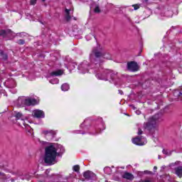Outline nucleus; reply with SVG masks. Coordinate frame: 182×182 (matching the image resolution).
I'll return each mask as SVG.
<instances>
[{
    "label": "nucleus",
    "mask_w": 182,
    "mask_h": 182,
    "mask_svg": "<svg viewBox=\"0 0 182 182\" xmlns=\"http://www.w3.org/2000/svg\"><path fill=\"white\" fill-rule=\"evenodd\" d=\"M63 153H65L63 146L50 144L45 149L44 161L46 164L52 166V164L56 161V157H58L59 154H63Z\"/></svg>",
    "instance_id": "f257e3e1"
},
{
    "label": "nucleus",
    "mask_w": 182,
    "mask_h": 182,
    "mask_svg": "<svg viewBox=\"0 0 182 182\" xmlns=\"http://www.w3.org/2000/svg\"><path fill=\"white\" fill-rule=\"evenodd\" d=\"M160 118L161 116L159 114L150 117L148 122L144 124V129H147V130L154 129L156 127V124H157V122L160 121Z\"/></svg>",
    "instance_id": "f03ea898"
},
{
    "label": "nucleus",
    "mask_w": 182,
    "mask_h": 182,
    "mask_svg": "<svg viewBox=\"0 0 182 182\" xmlns=\"http://www.w3.org/2000/svg\"><path fill=\"white\" fill-rule=\"evenodd\" d=\"M103 56H105V51L103 50V48L100 47V46L95 47L90 54L91 59H93V58H95V59H99V58H103Z\"/></svg>",
    "instance_id": "7ed1b4c3"
},
{
    "label": "nucleus",
    "mask_w": 182,
    "mask_h": 182,
    "mask_svg": "<svg viewBox=\"0 0 182 182\" xmlns=\"http://www.w3.org/2000/svg\"><path fill=\"white\" fill-rule=\"evenodd\" d=\"M18 103L21 106H35L36 105H38V100L33 98H28V99H23V98H18Z\"/></svg>",
    "instance_id": "20e7f679"
},
{
    "label": "nucleus",
    "mask_w": 182,
    "mask_h": 182,
    "mask_svg": "<svg viewBox=\"0 0 182 182\" xmlns=\"http://www.w3.org/2000/svg\"><path fill=\"white\" fill-rule=\"evenodd\" d=\"M127 68L129 72H137L139 70V65L134 61L127 63Z\"/></svg>",
    "instance_id": "39448f33"
},
{
    "label": "nucleus",
    "mask_w": 182,
    "mask_h": 182,
    "mask_svg": "<svg viewBox=\"0 0 182 182\" xmlns=\"http://www.w3.org/2000/svg\"><path fill=\"white\" fill-rule=\"evenodd\" d=\"M32 116L36 119H43L45 117V112L40 109H35L33 111Z\"/></svg>",
    "instance_id": "423d86ee"
},
{
    "label": "nucleus",
    "mask_w": 182,
    "mask_h": 182,
    "mask_svg": "<svg viewBox=\"0 0 182 182\" xmlns=\"http://www.w3.org/2000/svg\"><path fill=\"white\" fill-rule=\"evenodd\" d=\"M42 134L46 135V137H50V139H53L55 136H56V131L45 130L42 132Z\"/></svg>",
    "instance_id": "0eeeda50"
},
{
    "label": "nucleus",
    "mask_w": 182,
    "mask_h": 182,
    "mask_svg": "<svg viewBox=\"0 0 182 182\" xmlns=\"http://www.w3.org/2000/svg\"><path fill=\"white\" fill-rule=\"evenodd\" d=\"M95 173L90 171H86L83 173V177L85 178V180H92L95 177Z\"/></svg>",
    "instance_id": "6e6552de"
},
{
    "label": "nucleus",
    "mask_w": 182,
    "mask_h": 182,
    "mask_svg": "<svg viewBox=\"0 0 182 182\" xmlns=\"http://www.w3.org/2000/svg\"><path fill=\"white\" fill-rule=\"evenodd\" d=\"M13 32L11 29L0 30V36L2 38H6L9 35H12Z\"/></svg>",
    "instance_id": "1a4fd4ad"
},
{
    "label": "nucleus",
    "mask_w": 182,
    "mask_h": 182,
    "mask_svg": "<svg viewBox=\"0 0 182 182\" xmlns=\"http://www.w3.org/2000/svg\"><path fill=\"white\" fill-rule=\"evenodd\" d=\"M132 142L134 144H136V146H144V142L141 141V137H136L132 139Z\"/></svg>",
    "instance_id": "9d476101"
},
{
    "label": "nucleus",
    "mask_w": 182,
    "mask_h": 182,
    "mask_svg": "<svg viewBox=\"0 0 182 182\" xmlns=\"http://www.w3.org/2000/svg\"><path fill=\"white\" fill-rule=\"evenodd\" d=\"M122 178H126L127 180H134V176L133 174L129 173V172H125L122 175Z\"/></svg>",
    "instance_id": "9b49d317"
},
{
    "label": "nucleus",
    "mask_w": 182,
    "mask_h": 182,
    "mask_svg": "<svg viewBox=\"0 0 182 182\" xmlns=\"http://www.w3.org/2000/svg\"><path fill=\"white\" fill-rule=\"evenodd\" d=\"M63 70H58L50 73V76H62Z\"/></svg>",
    "instance_id": "f8f14e48"
},
{
    "label": "nucleus",
    "mask_w": 182,
    "mask_h": 182,
    "mask_svg": "<svg viewBox=\"0 0 182 182\" xmlns=\"http://www.w3.org/2000/svg\"><path fill=\"white\" fill-rule=\"evenodd\" d=\"M175 171L178 177H182V166L175 168Z\"/></svg>",
    "instance_id": "ddd939ff"
},
{
    "label": "nucleus",
    "mask_w": 182,
    "mask_h": 182,
    "mask_svg": "<svg viewBox=\"0 0 182 182\" xmlns=\"http://www.w3.org/2000/svg\"><path fill=\"white\" fill-rule=\"evenodd\" d=\"M89 67V64L86 63H82L80 66H79V69L80 70H82V69H83V68H85V70L86 72H89V70L87 69V68Z\"/></svg>",
    "instance_id": "4468645a"
},
{
    "label": "nucleus",
    "mask_w": 182,
    "mask_h": 182,
    "mask_svg": "<svg viewBox=\"0 0 182 182\" xmlns=\"http://www.w3.org/2000/svg\"><path fill=\"white\" fill-rule=\"evenodd\" d=\"M16 87V82L14 80H9V87L13 89Z\"/></svg>",
    "instance_id": "2eb2a0df"
},
{
    "label": "nucleus",
    "mask_w": 182,
    "mask_h": 182,
    "mask_svg": "<svg viewBox=\"0 0 182 182\" xmlns=\"http://www.w3.org/2000/svg\"><path fill=\"white\" fill-rule=\"evenodd\" d=\"M65 14H66V16H65L66 21H70L72 18V17L70 16V10L66 9Z\"/></svg>",
    "instance_id": "dca6fc26"
},
{
    "label": "nucleus",
    "mask_w": 182,
    "mask_h": 182,
    "mask_svg": "<svg viewBox=\"0 0 182 182\" xmlns=\"http://www.w3.org/2000/svg\"><path fill=\"white\" fill-rule=\"evenodd\" d=\"M69 85L68 83H65V84H63L62 86H61V90L63 91V92H68V90H69Z\"/></svg>",
    "instance_id": "f3484780"
},
{
    "label": "nucleus",
    "mask_w": 182,
    "mask_h": 182,
    "mask_svg": "<svg viewBox=\"0 0 182 182\" xmlns=\"http://www.w3.org/2000/svg\"><path fill=\"white\" fill-rule=\"evenodd\" d=\"M0 55H1V59H4V60H6V59H8V55L4 53V50H0Z\"/></svg>",
    "instance_id": "a211bd4d"
},
{
    "label": "nucleus",
    "mask_w": 182,
    "mask_h": 182,
    "mask_svg": "<svg viewBox=\"0 0 182 182\" xmlns=\"http://www.w3.org/2000/svg\"><path fill=\"white\" fill-rule=\"evenodd\" d=\"M102 58H104V59H107L108 60H110V59H112V55L104 52V55L102 56Z\"/></svg>",
    "instance_id": "6ab92c4d"
},
{
    "label": "nucleus",
    "mask_w": 182,
    "mask_h": 182,
    "mask_svg": "<svg viewBox=\"0 0 182 182\" xmlns=\"http://www.w3.org/2000/svg\"><path fill=\"white\" fill-rule=\"evenodd\" d=\"M73 171H75V173H79L80 171V166L79 165H75L73 168Z\"/></svg>",
    "instance_id": "aec40b11"
},
{
    "label": "nucleus",
    "mask_w": 182,
    "mask_h": 182,
    "mask_svg": "<svg viewBox=\"0 0 182 182\" xmlns=\"http://www.w3.org/2000/svg\"><path fill=\"white\" fill-rule=\"evenodd\" d=\"M96 77H97V79H100V80H107V79H105L103 77V75L102 74H97Z\"/></svg>",
    "instance_id": "412c9836"
},
{
    "label": "nucleus",
    "mask_w": 182,
    "mask_h": 182,
    "mask_svg": "<svg viewBox=\"0 0 182 182\" xmlns=\"http://www.w3.org/2000/svg\"><path fill=\"white\" fill-rule=\"evenodd\" d=\"M15 117H16V119H17V120H19V119L22 118V113H21V112H16Z\"/></svg>",
    "instance_id": "4be33fe9"
},
{
    "label": "nucleus",
    "mask_w": 182,
    "mask_h": 182,
    "mask_svg": "<svg viewBox=\"0 0 182 182\" xmlns=\"http://www.w3.org/2000/svg\"><path fill=\"white\" fill-rule=\"evenodd\" d=\"M104 171L105 173H106L107 174H110V171H112V169L110 168V167H105L104 168ZM107 171H109V173H108Z\"/></svg>",
    "instance_id": "5701e85b"
},
{
    "label": "nucleus",
    "mask_w": 182,
    "mask_h": 182,
    "mask_svg": "<svg viewBox=\"0 0 182 182\" xmlns=\"http://www.w3.org/2000/svg\"><path fill=\"white\" fill-rule=\"evenodd\" d=\"M94 11L95 14H100V7H99V6H96Z\"/></svg>",
    "instance_id": "b1692460"
},
{
    "label": "nucleus",
    "mask_w": 182,
    "mask_h": 182,
    "mask_svg": "<svg viewBox=\"0 0 182 182\" xmlns=\"http://www.w3.org/2000/svg\"><path fill=\"white\" fill-rule=\"evenodd\" d=\"M17 43L18 45H25V40L23 39H20L17 41Z\"/></svg>",
    "instance_id": "393cba45"
},
{
    "label": "nucleus",
    "mask_w": 182,
    "mask_h": 182,
    "mask_svg": "<svg viewBox=\"0 0 182 182\" xmlns=\"http://www.w3.org/2000/svg\"><path fill=\"white\" fill-rule=\"evenodd\" d=\"M134 11H137V9H139L140 8V6H139L138 4H134L132 5Z\"/></svg>",
    "instance_id": "a878e982"
},
{
    "label": "nucleus",
    "mask_w": 182,
    "mask_h": 182,
    "mask_svg": "<svg viewBox=\"0 0 182 182\" xmlns=\"http://www.w3.org/2000/svg\"><path fill=\"white\" fill-rule=\"evenodd\" d=\"M162 152L164 154H166V156H170V154H168V151L166 149H163Z\"/></svg>",
    "instance_id": "bb28decb"
},
{
    "label": "nucleus",
    "mask_w": 182,
    "mask_h": 182,
    "mask_svg": "<svg viewBox=\"0 0 182 182\" xmlns=\"http://www.w3.org/2000/svg\"><path fill=\"white\" fill-rule=\"evenodd\" d=\"M30 5H36V0H31Z\"/></svg>",
    "instance_id": "cd10ccee"
},
{
    "label": "nucleus",
    "mask_w": 182,
    "mask_h": 182,
    "mask_svg": "<svg viewBox=\"0 0 182 182\" xmlns=\"http://www.w3.org/2000/svg\"><path fill=\"white\" fill-rule=\"evenodd\" d=\"M104 73H105V75H107V73H112V70H105L104 71Z\"/></svg>",
    "instance_id": "c85d7f7f"
},
{
    "label": "nucleus",
    "mask_w": 182,
    "mask_h": 182,
    "mask_svg": "<svg viewBox=\"0 0 182 182\" xmlns=\"http://www.w3.org/2000/svg\"><path fill=\"white\" fill-rule=\"evenodd\" d=\"M138 134H139V135L143 134V131H142L141 129H140V128L138 129Z\"/></svg>",
    "instance_id": "c756f323"
},
{
    "label": "nucleus",
    "mask_w": 182,
    "mask_h": 182,
    "mask_svg": "<svg viewBox=\"0 0 182 182\" xmlns=\"http://www.w3.org/2000/svg\"><path fill=\"white\" fill-rule=\"evenodd\" d=\"M18 35H20V36H26V33L22 32V33H18Z\"/></svg>",
    "instance_id": "7c9ffc66"
},
{
    "label": "nucleus",
    "mask_w": 182,
    "mask_h": 182,
    "mask_svg": "<svg viewBox=\"0 0 182 182\" xmlns=\"http://www.w3.org/2000/svg\"><path fill=\"white\" fill-rule=\"evenodd\" d=\"M144 173L146 174H152L153 173L151 171H145Z\"/></svg>",
    "instance_id": "2f4dec72"
},
{
    "label": "nucleus",
    "mask_w": 182,
    "mask_h": 182,
    "mask_svg": "<svg viewBox=\"0 0 182 182\" xmlns=\"http://www.w3.org/2000/svg\"><path fill=\"white\" fill-rule=\"evenodd\" d=\"M119 92L120 93V95H123V91H122V90H119Z\"/></svg>",
    "instance_id": "473e14b6"
},
{
    "label": "nucleus",
    "mask_w": 182,
    "mask_h": 182,
    "mask_svg": "<svg viewBox=\"0 0 182 182\" xmlns=\"http://www.w3.org/2000/svg\"><path fill=\"white\" fill-rule=\"evenodd\" d=\"M154 170H157V166L154 167Z\"/></svg>",
    "instance_id": "72a5a7b5"
},
{
    "label": "nucleus",
    "mask_w": 182,
    "mask_h": 182,
    "mask_svg": "<svg viewBox=\"0 0 182 182\" xmlns=\"http://www.w3.org/2000/svg\"><path fill=\"white\" fill-rule=\"evenodd\" d=\"M43 2H45L46 0H41Z\"/></svg>",
    "instance_id": "f704fd0d"
},
{
    "label": "nucleus",
    "mask_w": 182,
    "mask_h": 182,
    "mask_svg": "<svg viewBox=\"0 0 182 182\" xmlns=\"http://www.w3.org/2000/svg\"><path fill=\"white\" fill-rule=\"evenodd\" d=\"M158 159H161V156H159Z\"/></svg>",
    "instance_id": "c9c22d12"
},
{
    "label": "nucleus",
    "mask_w": 182,
    "mask_h": 182,
    "mask_svg": "<svg viewBox=\"0 0 182 182\" xmlns=\"http://www.w3.org/2000/svg\"><path fill=\"white\" fill-rule=\"evenodd\" d=\"M69 66H70V64H69Z\"/></svg>",
    "instance_id": "e433bc0d"
}]
</instances>
